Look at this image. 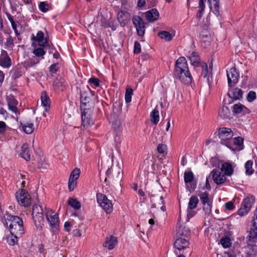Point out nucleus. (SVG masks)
Returning <instances> with one entry per match:
<instances>
[{
	"label": "nucleus",
	"mask_w": 257,
	"mask_h": 257,
	"mask_svg": "<svg viewBox=\"0 0 257 257\" xmlns=\"http://www.w3.org/2000/svg\"><path fill=\"white\" fill-rule=\"evenodd\" d=\"M6 221L7 225L9 224L12 234H18L19 236H21L24 233L23 221L19 216L9 215Z\"/></svg>",
	"instance_id": "f257e3e1"
},
{
	"label": "nucleus",
	"mask_w": 257,
	"mask_h": 257,
	"mask_svg": "<svg viewBox=\"0 0 257 257\" xmlns=\"http://www.w3.org/2000/svg\"><path fill=\"white\" fill-rule=\"evenodd\" d=\"M174 73L176 77L183 83L188 85L192 80L187 65H175Z\"/></svg>",
	"instance_id": "f03ea898"
},
{
	"label": "nucleus",
	"mask_w": 257,
	"mask_h": 257,
	"mask_svg": "<svg viewBox=\"0 0 257 257\" xmlns=\"http://www.w3.org/2000/svg\"><path fill=\"white\" fill-rule=\"evenodd\" d=\"M44 213L45 211L43 210L42 206L38 204L33 206L32 215L35 225L39 230L42 229L45 222Z\"/></svg>",
	"instance_id": "7ed1b4c3"
},
{
	"label": "nucleus",
	"mask_w": 257,
	"mask_h": 257,
	"mask_svg": "<svg viewBox=\"0 0 257 257\" xmlns=\"http://www.w3.org/2000/svg\"><path fill=\"white\" fill-rule=\"evenodd\" d=\"M255 201L254 197L249 194L242 202L240 208L238 210V214L240 216H244L250 211Z\"/></svg>",
	"instance_id": "20e7f679"
},
{
	"label": "nucleus",
	"mask_w": 257,
	"mask_h": 257,
	"mask_svg": "<svg viewBox=\"0 0 257 257\" xmlns=\"http://www.w3.org/2000/svg\"><path fill=\"white\" fill-rule=\"evenodd\" d=\"M45 214L52 231H57L58 230L59 223L58 214H54L52 210L49 208L45 209Z\"/></svg>",
	"instance_id": "39448f33"
},
{
	"label": "nucleus",
	"mask_w": 257,
	"mask_h": 257,
	"mask_svg": "<svg viewBox=\"0 0 257 257\" xmlns=\"http://www.w3.org/2000/svg\"><path fill=\"white\" fill-rule=\"evenodd\" d=\"M218 132L221 143L229 147L233 137V133L231 128L227 127L220 128Z\"/></svg>",
	"instance_id": "423d86ee"
},
{
	"label": "nucleus",
	"mask_w": 257,
	"mask_h": 257,
	"mask_svg": "<svg viewBox=\"0 0 257 257\" xmlns=\"http://www.w3.org/2000/svg\"><path fill=\"white\" fill-rule=\"evenodd\" d=\"M16 197L18 203L21 206L28 207L31 204V198L28 192L21 189L16 193Z\"/></svg>",
	"instance_id": "0eeeda50"
},
{
	"label": "nucleus",
	"mask_w": 257,
	"mask_h": 257,
	"mask_svg": "<svg viewBox=\"0 0 257 257\" xmlns=\"http://www.w3.org/2000/svg\"><path fill=\"white\" fill-rule=\"evenodd\" d=\"M96 199L97 203L106 213H110L112 212L113 209L112 204L105 195L102 193H97Z\"/></svg>",
	"instance_id": "6e6552de"
},
{
	"label": "nucleus",
	"mask_w": 257,
	"mask_h": 257,
	"mask_svg": "<svg viewBox=\"0 0 257 257\" xmlns=\"http://www.w3.org/2000/svg\"><path fill=\"white\" fill-rule=\"evenodd\" d=\"M189 244L190 242L188 238L178 237L174 243V246L179 251V252L177 251H175V254H178L181 253V251L188 248Z\"/></svg>",
	"instance_id": "1a4fd4ad"
},
{
	"label": "nucleus",
	"mask_w": 257,
	"mask_h": 257,
	"mask_svg": "<svg viewBox=\"0 0 257 257\" xmlns=\"http://www.w3.org/2000/svg\"><path fill=\"white\" fill-rule=\"evenodd\" d=\"M227 77L229 86L234 85L238 81L239 78V73L237 69L233 67L227 71Z\"/></svg>",
	"instance_id": "9d476101"
},
{
	"label": "nucleus",
	"mask_w": 257,
	"mask_h": 257,
	"mask_svg": "<svg viewBox=\"0 0 257 257\" xmlns=\"http://www.w3.org/2000/svg\"><path fill=\"white\" fill-rule=\"evenodd\" d=\"M80 170L78 168H75L71 173L68 181V188L70 191L74 190L76 186V180L79 177L80 174Z\"/></svg>",
	"instance_id": "9b49d317"
},
{
	"label": "nucleus",
	"mask_w": 257,
	"mask_h": 257,
	"mask_svg": "<svg viewBox=\"0 0 257 257\" xmlns=\"http://www.w3.org/2000/svg\"><path fill=\"white\" fill-rule=\"evenodd\" d=\"M257 238V225L254 221L247 236V243L252 246H256L255 239Z\"/></svg>",
	"instance_id": "f8f14e48"
},
{
	"label": "nucleus",
	"mask_w": 257,
	"mask_h": 257,
	"mask_svg": "<svg viewBox=\"0 0 257 257\" xmlns=\"http://www.w3.org/2000/svg\"><path fill=\"white\" fill-rule=\"evenodd\" d=\"M134 25L135 26L138 34L140 36H142L145 33L144 22L143 19L138 16H135L133 18Z\"/></svg>",
	"instance_id": "ddd939ff"
},
{
	"label": "nucleus",
	"mask_w": 257,
	"mask_h": 257,
	"mask_svg": "<svg viewBox=\"0 0 257 257\" xmlns=\"http://www.w3.org/2000/svg\"><path fill=\"white\" fill-rule=\"evenodd\" d=\"M211 176L214 182L217 185L223 184L226 180L224 175L216 169H213L210 173L209 177Z\"/></svg>",
	"instance_id": "4468645a"
},
{
	"label": "nucleus",
	"mask_w": 257,
	"mask_h": 257,
	"mask_svg": "<svg viewBox=\"0 0 257 257\" xmlns=\"http://www.w3.org/2000/svg\"><path fill=\"white\" fill-rule=\"evenodd\" d=\"M201 46L204 48H208L211 44V37L209 32L206 30H202L200 35Z\"/></svg>",
	"instance_id": "2eb2a0df"
},
{
	"label": "nucleus",
	"mask_w": 257,
	"mask_h": 257,
	"mask_svg": "<svg viewBox=\"0 0 257 257\" xmlns=\"http://www.w3.org/2000/svg\"><path fill=\"white\" fill-rule=\"evenodd\" d=\"M31 39L38 42V45L42 47L46 46L48 43L47 39L44 38V33L41 31L38 32L36 36H35L34 34H32Z\"/></svg>",
	"instance_id": "dca6fc26"
},
{
	"label": "nucleus",
	"mask_w": 257,
	"mask_h": 257,
	"mask_svg": "<svg viewBox=\"0 0 257 257\" xmlns=\"http://www.w3.org/2000/svg\"><path fill=\"white\" fill-rule=\"evenodd\" d=\"M232 112L234 114L244 115L250 113V110L240 103L232 106Z\"/></svg>",
	"instance_id": "f3484780"
},
{
	"label": "nucleus",
	"mask_w": 257,
	"mask_h": 257,
	"mask_svg": "<svg viewBox=\"0 0 257 257\" xmlns=\"http://www.w3.org/2000/svg\"><path fill=\"white\" fill-rule=\"evenodd\" d=\"M90 98L88 96L87 93L84 92L81 94L80 97V109L81 111H86L89 109V102Z\"/></svg>",
	"instance_id": "a211bd4d"
},
{
	"label": "nucleus",
	"mask_w": 257,
	"mask_h": 257,
	"mask_svg": "<svg viewBox=\"0 0 257 257\" xmlns=\"http://www.w3.org/2000/svg\"><path fill=\"white\" fill-rule=\"evenodd\" d=\"M157 199L159 202H158V204L159 205H162L161 206V209L164 212L166 210V206L165 205V202L163 199V197L162 196H158L157 195H152L151 197V200L152 202V204L151 205L152 208H156L157 207V203H156V200Z\"/></svg>",
	"instance_id": "6ab92c4d"
},
{
	"label": "nucleus",
	"mask_w": 257,
	"mask_h": 257,
	"mask_svg": "<svg viewBox=\"0 0 257 257\" xmlns=\"http://www.w3.org/2000/svg\"><path fill=\"white\" fill-rule=\"evenodd\" d=\"M7 101L9 110L15 113L17 112L18 101L15 98L14 96L10 94L6 97Z\"/></svg>",
	"instance_id": "aec40b11"
},
{
	"label": "nucleus",
	"mask_w": 257,
	"mask_h": 257,
	"mask_svg": "<svg viewBox=\"0 0 257 257\" xmlns=\"http://www.w3.org/2000/svg\"><path fill=\"white\" fill-rule=\"evenodd\" d=\"M130 14L126 11H121L117 14V20L122 26L127 24L130 20Z\"/></svg>",
	"instance_id": "412c9836"
},
{
	"label": "nucleus",
	"mask_w": 257,
	"mask_h": 257,
	"mask_svg": "<svg viewBox=\"0 0 257 257\" xmlns=\"http://www.w3.org/2000/svg\"><path fill=\"white\" fill-rule=\"evenodd\" d=\"M202 76L205 78L208 77V83L210 85L211 82L210 81L209 77L212 78L213 65H202Z\"/></svg>",
	"instance_id": "4be33fe9"
},
{
	"label": "nucleus",
	"mask_w": 257,
	"mask_h": 257,
	"mask_svg": "<svg viewBox=\"0 0 257 257\" xmlns=\"http://www.w3.org/2000/svg\"><path fill=\"white\" fill-rule=\"evenodd\" d=\"M228 96L233 100H238L242 97V90L238 88H233L228 92Z\"/></svg>",
	"instance_id": "5701e85b"
},
{
	"label": "nucleus",
	"mask_w": 257,
	"mask_h": 257,
	"mask_svg": "<svg viewBox=\"0 0 257 257\" xmlns=\"http://www.w3.org/2000/svg\"><path fill=\"white\" fill-rule=\"evenodd\" d=\"M25 69L22 65H16L11 71L12 77L16 79L21 76L24 73Z\"/></svg>",
	"instance_id": "b1692460"
},
{
	"label": "nucleus",
	"mask_w": 257,
	"mask_h": 257,
	"mask_svg": "<svg viewBox=\"0 0 257 257\" xmlns=\"http://www.w3.org/2000/svg\"><path fill=\"white\" fill-rule=\"evenodd\" d=\"M117 243V239L114 236H110L107 237L103 243V246L107 247L109 249H113Z\"/></svg>",
	"instance_id": "393cba45"
},
{
	"label": "nucleus",
	"mask_w": 257,
	"mask_h": 257,
	"mask_svg": "<svg viewBox=\"0 0 257 257\" xmlns=\"http://www.w3.org/2000/svg\"><path fill=\"white\" fill-rule=\"evenodd\" d=\"M159 17V13L158 11L155 9H153L148 11L146 14V19L149 22H153L158 19Z\"/></svg>",
	"instance_id": "a878e982"
},
{
	"label": "nucleus",
	"mask_w": 257,
	"mask_h": 257,
	"mask_svg": "<svg viewBox=\"0 0 257 257\" xmlns=\"http://www.w3.org/2000/svg\"><path fill=\"white\" fill-rule=\"evenodd\" d=\"M82 125L83 127L88 126L93 123V120L89 115L86 114V111H81Z\"/></svg>",
	"instance_id": "bb28decb"
},
{
	"label": "nucleus",
	"mask_w": 257,
	"mask_h": 257,
	"mask_svg": "<svg viewBox=\"0 0 257 257\" xmlns=\"http://www.w3.org/2000/svg\"><path fill=\"white\" fill-rule=\"evenodd\" d=\"M41 99L42 105L45 107V111H48L50 108V99L46 91L42 92Z\"/></svg>",
	"instance_id": "cd10ccee"
},
{
	"label": "nucleus",
	"mask_w": 257,
	"mask_h": 257,
	"mask_svg": "<svg viewBox=\"0 0 257 257\" xmlns=\"http://www.w3.org/2000/svg\"><path fill=\"white\" fill-rule=\"evenodd\" d=\"M20 156L24 158L26 161L30 160L31 156L30 154L29 146L27 144H24L21 147V152Z\"/></svg>",
	"instance_id": "c85d7f7f"
},
{
	"label": "nucleus",
	"mask_w": 257,
	"mask_h": 257,
	"mask_svg": "<svg viewBox=\"0 0 257 257\" xmlns=\"http://www.w3.org/2000/svg\"><path fill=\"white\" fill-rule=\"evenodd\" d=\"M221 170L224 172L225 175L230 176L233 173V169L232 165L228 162L222 164Z\"/></svg>",
	"instance_id": "c756f323"
},
{
	"label": "nucleus",
	"mask_w": 257,
	"mask_h": 257,
	"mask_svg": "<svg viewBox=\"0 0 257 257\" xmlns=\"http://www.w3.org/2000/svg\"><path fill=\"white\" fill-rule=\"evenodd\" d=\"M218 115L222 119H230L231 114L228 107L226 106H222L218 111Z\"/></svg>",
	"instance_id": "7c9ffc66"
},
{
	"label": "nucleus",
	"mask_w": 257,
	"mask_h": 257,
	"mask_svg": "<svg viewBox=\"0 0 257 257\" xmlns=\"http://www.w3.org/2000/svg\"><path fill=\"white\" fill-rule=\"evenodd\" d=\"M210 9L213 13L218 15L219 13V0H208Z\"/></svg>",
	"instance_id": "2f4dec72"
},
{
	"label": "nucleus",
	"mask_w": 257,
	"mask_h": 257,
	"mask_svg": "<svg viewBox=\"0 0 257 257\" xmlns=\"http://www.w3.org/2000/svg\"><path fill=\"white\" fill-rule=\"evenodd\" d=\"M150 117L151 122L153 124L156 125L158 123L159 121V114L157 107L151 112Z\"/></svg>",
	"instance_id": "473e14b6"
},
{
	"label": "nucleus",
	"mask_w": 257,
	"mask_h": 257,
	"mask_svg": "<svg viewBox=\"0 0 257 257\" xmlns=\"http://www.w3.org/2000/svg\"><path fill=\"white\" fill-rule=\"evenodd\" d=\"M68 204L75 210H79L81 207L80 202L76 199L73 198H69L68 199Z\"/></svg>",
	"instance_id": "72a5a7b5"
},
{
	"label": "nucleus",
	"mask_w": 257,
	"mask_h": 257,
	"mask_svg": "<svg viewBox=\"0 0 257 257\" xmlns=\"http://www.w3.org/2000/svg\"><path fill=\"white\" fill-rule=\"evenodd\" d=\"M176 235L178 237H182L186 238H188L190 235V231L188 227H184L181 229H179V230L177 232Z\"/></svg>",
	"instance_id": "f704fd0d"
},
{
	"label": "nucleus",
	"mask_w": 257,
	"mask_h": 257,
	"mask_svg": "<svg viewBox=\"0 0 257 257\" xmlns=\"http://www.w3.org/2000/svg\"><path fill=\"white\" fill-rule=\"evenodd\" d=\"M23 131L27 134H31L34 130V124L32 122H27L25 124L21 123Z\"/></svg>",
	"instance_id": "c9c22d12"
},
{
	"label": "nucleus",
	"mask_w": 257,
	"mask_h": 257,
	"mask_svg": "<svg viewBox=\"0 0 257 257\" xmlns=\"http://www.w3.org/2000/svg\"><path fill=\"white\" fill-rule=\"evenodd\" d=\"M199 202V199L196 196H192L188 203V209L190 210L195 209Z\"/></svg>",
	"instance_id": "e433bc0d"
},
{
	"label": "nucleus",
	"mask_w": 257,
	"mask_h": 257,
	"mask_svg": "<svg viewBox=\"0 0 257 257\" xmlns=\"http://www.w3.org/2000/svg\"><path fill=\"white\" fill-rule=\"evenodd\" d=\"M189 58L191 64H199L201 63L200 59L197 53L192 52Z\"/></svg>",
	"instance_id": "4c0bfd02"
},
{
	"label": "nucleus",
	"mask_w": 257,
	"mask_h": 257,
	"mask_svg": "<svg viewBox=\"0 0 257 257\" xmlns=\"http://www.w3.org/2000/svg\"><path fill=\"white\" fill-rule=\"evenodd\" d=\"M253 162L252 161H247L245 164V174L250 175L253 174L254 170L252 169Z\"/></svg>",
	"instance_id": "58836bf2"
},
{
	"label": "nucleus",
	"mask_w": 257,
	"mask_h": 257,
	"mask_svg": "<svg viewBox=\"0 0 257 257\" xmlns=\"http://www.w3.org/2000/svg\"><path fill=\"white\" fill-rule=\"evenodd\" d=\"M158 36L160 37V38L162 39H164L166 41H170L172 39V35L167 31H163L158 33Z\"/></svg>",
	"instance_id": "ea45409f"
},
{
	"label": "nucleus",
	"mask_w": 257,
	"mask_h": 257,
	"mask_svg": "<svg viewBox=\"0 0 257 257\" xmlns=\"http://www.w3.org/2000/svg\"><path fill=\"white\" fill-rule=\"evenodd\" d=\"M11 61L6 51L3 52L1 55L0 64H11Z\"/></svg>",
	"instance_id": "a19ab883"
},
{
	"label": "nucleus",
	"mask_w": 257,
	"mask_h": 257,
	"mask_svg": "<svg viewBox=\"0 0 257 257\" xmlns=\"http://www.w3.org/2000/svg\"><path fill=\"white\" fill-rule=\"evenodd\" d=\"M184 182L185 183H191L194 179V175L192 171H187L184 173Z\"/></svg>",
	"instance_id": "79ce46f5"
},
{
	"label": "nucleus",
	"mask_w": 257,
	"mask_h": 257,
	"mask_svg": "<svg viewBox=\"0 0 257 257\" xmlns=\"http://www.w3.org/2000/svg\"><path fill=\"white\" fill-rule=\"evenodd\" d=\"M18 234H12L9 236L7 238V242L11 245H14L17 243L18 241V238L20 237Z\"/></svg>",
	"instance_id": "37998d69"
},
{
	"label": "nucleus",
	"mask_w": 257,
	"mask_h": 257,
	"mask_svg": "<svg viewBox=\"0 0 257 257\" xmlns=\"http://www.w3.org/2000/svg\"><path fill=\"white\" fill-rule=\"evenodd\" d=\"M199 197L203 205L211 202L209 199L208 193L207 192L201 193Z\"/></svg>",
	"instance_id": "c03bdc74"
},
{
	"label": "nucleus",
	"mask_w": 257,
	"mask_h": 257,
	"mask_svg": "<svg viewBox=\"0 0 257 257\" xmlns=\"http://www.w3.org/2000/svg\"><path fill=\"white\" fill-rule=\"evenodd\" d=\"M133 90L131 88H127L125 93V100L126 103H129L132 100V96Z\"/></svg>",
	"instance_id": "a18cd8bd"
},
{
	"label": "nucleus",
	"mask_w": 257,
	"mask_h": 257,
	"mask_svg": "<svg viewBox=\"0 0 257 257\" xmlns=\"http://www.w3.org/2000/svg\"><path fill=\"white\" fill-rule=\"evenodd\" d=\"M204 1L205 0H200L199 3V10H198V12H197L196 16L198 18H200L203 15L204 8H205V5H204Z\"/></svg>",
	"instance_id": "49530a36"
},
{
	"label": "nucleus",
	"mask_w": 257,
	"mask_h": 257,
	"mask_svg": "<svg viewBox=\"0 0 257 257\" xmlns=\"http://www.w3.org/2000/svg\"><path fill=\"white\" fill-rule=\"evenodd\" d=\"M220 243L224 248H227L231 245L230 239L227 236L222 237L220 240Z\"/></svg>",
	"instance_id": "de8ad7c7"
},
{
	"label": "nucleus",
	"mask_w": 257,
	"mask_h": 257,
	"mask_svg": "<svg viewBox=\"0 0 257 257\" xmlns=\"http://www.w3.org/2000/svg\"><path fill=\"white\" fill-rule=\"evenodd\" d=\"M157 151L160 154H163V156L166 154L167 146L165 144H159L157 147Z\"/></svg>",
	"instance_id": "09e8293b"
},
{
	"label": "nucleus",
	"mask_w": 257,
	"mask_h": 257,
	"mask_svg": "<svg viewBox=\"0 0 257 257\" xmlns=\"http://www.w3.org/2000/svg\"><path fill=\"white\" fill-rule=\"evenodd\" d=\"M212 202L203 205V209L206 214H209L211 212Z\"/></svg>",
	"instance_id": "8fccbe9b"
},
{
	"label": "nucleus",
	"mask_w": 257,
	"mask_h": 257,
	"mask_svg": "<svg viewBox=\"0 0 257 257\" xmlns=\"http://www.w3.org/2000/svg\"><path fill=\"white\" fill-rule=\"evenodd\" d=\"M48 7L49 5L45 2H41L39 5V9L43 13H46L48 11Z\"/></svg>",
	"instance_id": "3c124183"
},
{
	"label": "nucleus",
	"mask_w": 257,
	"mask_h": 257,
	"mask_svg": "<svg viewBox=\"0 0 257 257\" xmlns=\"http://www.w3.org/2000/svg\"><path fill=\"white\" fill-rule=\"evenodd\" d=\"M256 98V93L253 91H249L246 99L248 102H252Z\"/></svg>",
	"instance_id": "603ef678"
},
{
	"label": "nucleus",
	"mask_w": 257,
	"mask_h": 257,
	"mask_svg": "<svg viewBox=\"0 0 257 257\" xmlns=\"http://www.w3.org/2000/svg\"><path fill=\"white\" fill-rule=\"evenodd\" d=\"M33 53L37 56L40 57L43 56L45 54V51L43 48H38L35 49Z\"/></svg>",
	"instance_id": "864d4df0"
},
{
	"label": "nucleus",
	"mask_w": 257,
	"mask_h": 257,
	"mask_svg": "<svg viewBox=\"0 0 257 257\" xmlns=\"http://www.w3.org/2000/svg\"><path fill=\"white\" fill-rule=\"evenodd\" d=\"M88 82L90 84L93 85L95 87H98L100 85V81L99 79L95 77H91L88 80Z\"/></svg>",
	"instance_id": "5fc2aeb1"
},
{
	"label": "nucleus",
	"mask_w": 257,
	"mask_h": 257,
	"mask_svg": "<svg viewBox=\"0 0 257 257\" xmlns=\"http://www.w3.org/2000/svg\"><path fill=\"white\" fill-rule=\"evenodd\" d=\"M243 139L240 137H235L233 140V144L238 146H241L243 145Z\"/></svg>",
	"instance_id": "6e6d98bb"
},
{
	"label": "nucleus",
	"mask_w": 257,
	"mask_h": 257,
	"mask_svg": "<svg viewBox=\"0 0 257 257\" xmlns=\"http://www.w3.org/2000/svg\"><path fill=\"white\" fill-rule=\"evenodd\" d=\"M210 163L213 167H219L220 163H222V162L217 159L214 158L211 159Z\"/></svg>",
	"instance_id": "4d7b16f0"
},
{
	"label": "nucleus",
	"mask_w": 257,
	"mask_h": 257,
	"mask_svg": "<svg viewBox=\"0 0 257 257\" xmlns=\"http://www.w3.org/2000/svg\"><path fill=\"white\" fill-rule=\"evenodd\" d=\"M63 82L61 78H57L53 81V85L57 88H59L62 85Z\"/></svg>",
	"instance_id": "13d9d810"
},
{
	"label": "nucleus",
	"mask_w": 257,
	"mask_h": 257,
	"mask_svg": "<svg viewBox=\"0 0 257 257\" xmlns=\"http://www.w3.org/2000/svg\"><path fill=\"white\" fill-rule=\"evenodd\" d=\"M141 46L140 44L137 42L136 41L135 42L134 44V52L135 53L138 54L141 52Z\"/></svg>",
	"instance_id": "bf43d9fd"
},
{
	"label": "nucleus",
	"mask_w": 257,
	"mask_h": 257,
	"mask_svg": "<svg viewBox=\"0 0 257 257\" xmlns=\"http://www.w3.org/2000/svg\"><path fill=\"white\" fill-rule=\"evenodd\" d=\"M5 45L7 47H11L14 45V40L11 36H9V37L7 39Z\"/></svg>",
	"instance_id": "052dcab7"
},
{
	"label": "nucleus",
	"mask_w": 257,
	"mask_h": 257,
	"mask_svg": "<svg viewBox=\"0 0 257 257\" xmlns=\"http://www.w3.org/2000/svg\"><path fill=\"white\" fill-rule=\"evenodd\" d=\"M225 208L228 210H232L234 209L235 206L234 204L230 201L227 202L225 204Z\"/></svg>",
	"instance_id": "680f3d73"
},
{
	"label": "nucleus",
	"mask_w": 257,
	"mask_h": 257,
	"mask_svg": "<svg viewBox=\"0 0 257 257\" xmlns=\"http://www.w3.org/2000/svg\"><path fill=\"white\" fill-rule=\"evenodd\" d=\"M175 64H187V61L185 57H181L176 61Z\"/></svg>",
	"instance_id": "e2e57ef3"
},
{
	"label": "nucleus",
	"mask_w": 257,
	"mask_h": 257,
	"mask_svg": "<svg viewBox=\"0 0 257 257\" xmlns=\"http://www.w3.org/2000/svg\"><path fill=\"white\" fill-rule=\"evenodd\" d=\"M7 125L4 121H0V133L3 134L5 132Z\"/></svg>",
	"instance_id": "0e129e2a"
},
{
	"label": "nucleus",
	"mask_w": 257,
	"mask_h": 257,
	"mask_svg": "<svg viewBox=\"0 0 257 257\" xmlns=\"http://www.w3.org/2000/svg\"><path fill=\"white\" fill-rule=\"evenodd\" d=\"M59 68L58 65H50L49 70L51 73H55L58 70Z\"/></svg>",
	"instance_id": "69168bd1"
},
{
	"label": "nucleus",
	"mask_w": 257,
	"mask_h": 257,
	"mask_svg": "<svg viewBox=\"0 0 257 257\" xmlns=\"http://www.w3.org/2000/svg\"><path fill=\"white\" fill-rule=\"evenodd\" d=\"M64 230L66 231H69L70 230H71V224L69 222H66L65 223H64Z\"/></svg>",
	"instance_id": "338daca9"
},
{
	"label": "nucleus",
	"mask_w": 257,
	"mask_h": 257,
	"mask_svg": "<svg viewBox=\"0 0 257 257\" xmlns=\"http://www.w3.org/2000/svg\"><path fill=\"white\" fill-rule=\"evenodd\" d=\"M146 4L145 0H138V6L139 7H143Z\"/></svg>",
	"instance_id": "774afa93"
}]
</instances>
